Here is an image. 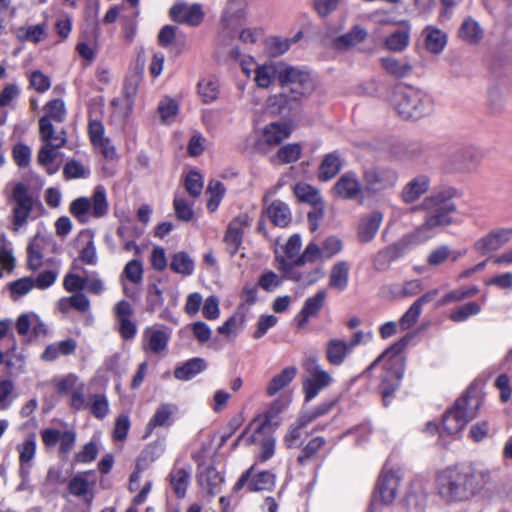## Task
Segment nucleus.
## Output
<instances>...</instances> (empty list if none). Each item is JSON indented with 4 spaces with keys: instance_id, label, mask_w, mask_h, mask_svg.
<instances>
[{
    "instance_id": "1",
    "label": "nucleus",
    "mask_w": 512,
    "mask_h": 512,
    "mask_svg": "<svg viewBox=\"0 0 512 512\" xmlns=\"http://www.w3.org/2000/svg\"><path fill=\"white\" fill-rule=\"evenodd\" d=\"M254 73V80L261 88H268L275 79L279 80L282 91L268 99V106L275 113L296 109L314 89L309 73L283 62L257 66Z\"/></svg>"
},
{
    "instance_id": "2",
    "label": "nucleus",
    "mask_w": 512,
    "mask_h": 512,
    "mask_svg": "<svg viewBox=\"0 0 512 512\" xmlns=\"http://www.w3.org/2000/svg\"><path fill=\"white\" fill-rule=\"evenodd\" d=\"M490 481L488 470L451 466L441 470L435 480V489L446 503L462 502L479 493Z\"/></svg>"
},
{
    "instance_id": "3",
    "label": "nucleus",
    "mask_w": 512,
    "mask_h": 512,
    "mask_svg": "<svg viewBox=\"0 0 512 512\" xmlns=\"http://www.w3.org/2000/svg\"><path fill=\"white\" fill-rule=\"evenodd\" d=\"M459 195L455 187H442L426 197L415 208L425 212L424 222L412 232L421 243L430 239L436 229L445 228L453 223L451 215L457 210L454 199Z\"/></svg>"
},
{
    "instance_id": "4",
    "label": "nucleus",
    "mask_w": 512,
    "mask_h": 512,
    "mask_svg": "<svg viewBox=\"0 0 512 512\" xmlns=\"http://www.w3.org/2000/svg\"><path fill=\"white\" fill-rule=\"evenodd\" d=\"M406 343L404 341L397 342L382 352L364 371L368 374L378 364H382L385 374L381 380V395L385 406L388 405L390 398L400 385L405 370V360L402 351Z\"/></svg>"
},
{
    "instance_id": "5",
    "label": "nucleus",
    "mask_w": 512,
    "mask_h": 512,
    "mask_svg": "<svg viewBox=\"0 0 512 512\" xmlns=\"http://www.w3.org/2000/svg\"><path fill=\"white\" fill-rule=\"evenodd\" d=\"M391 105L397 114L406 120H418L432 113L433 99L423 90L403 85L393 92Z\"/></svg>"
},
{
    "instance_id": "6",
    "label": "nucleus",
    "mask_w": 512,
    "mask_h": 512,
    "mask_svg": "<svg viewBox=\"0 0 512 512\" xmlns=\"http://www.w3.org/2000/svg\"><path fill=\"white\" fill-rule=\"evenodd\" d=\"M284 406L279 401H275L270 411L264 417H258L250 423L235 440L233 447L239 445L241 441H245L246 445H260V460L266 461L274 454L275 439L267 433L270 420L273 416L280 413Z\"/></svg>"
},
{
    "instance_id": "7",
    "label": "nucleus",
    "mask_w": 512,
    "mask_h": 512,
    "mask_svg": "<svg viewBox=\"0 0 512 512\" xmlns=\"http://www.w3.org/2000/svg\"><path fill=\"white\" fill-rule=\"evenodd\" d=\"M481 404L476 391L468 390L443 416V430L449 435L461 432L477 414Z\"/></svg>"
},
{
    "instance_id": "8",
    "label": "nucleus",
    "mask_w": 512,
    "mask_h": 512,
    "mask_svg": "<svg viewBox=\"0 0 512 512\" xmlns=\"http://www.w3.org/2000/svg\"><path fill=\"white\" fill-rule=\"evenodd\" d=\"M108 201L105 189L97 186L92 198L79 197L71 202L69 211L80 222L87 223L90 215L94 218L104 217L108 213Z\"/></svg>"
},
{
    "instance_id": "9",
    "label": "nucleus",
    "mask_w": 512,
    "mask_h": 512,
    "mask_svg": "<svg viewBox=\"0 0 512 512\" xmlns=\"http://www.w3.org/2000/svg\"><path fill=\"white\" fill-rule=\"evenodd\" d=\"M304 368L307 376L303 381V391L305 400L311 401L321 390L332 383V376L322 368L315 359H309L305 362Z\"/></svg>"
},
{
    "instance_id": "10",
    "label": "nucleus",
    "mask_w": 512,
    "mask_h": 512,
    "mask_svg": "<svg viewBox=\"0 0 512 512\" xmlns=\"http://www.w3.org/2000/svg\"><path fill=\"white\" fill-rule=\"evenodd\" d=\"M399 179L396 170L387 167H372L364 171V190L375 194L395 187Z\"/></svg>"
},
{
    "instance_id": "11",
    "label": "nucleus",
    "mask_w": 512,
    "mask_h": 512,
    "mask_svg": "<svg viewBox=\"0 0 512 512\" xmlns=\"http://www.w3.org/2000/svg\"><path fill=\"white\" fill-rule=\"evenodd\" d=\"M421 244L418 238L411 232L404 235L394 244L379 251L374 259L377 270H384L391 262L401 257L407 250Z\"/></svg>"
},
{
    "instance_id": "12",
    "label": "nucleus",
    "mask_w": 512,
    "mask_h": 512,
    "mask_svg": "<svg viewBox=\"0 0 512 512\" xmlns=\"http://www.w3.org/2000/svg\"><path fill=\"white\" fill-rule=\"evenodd\" d=\"M13 200L15 202L13 209V226L14 230L17 231L26 223L30 216L34 199L25 184L17 183L13 189Z\"/></svg>"
},
{
    "instance_id": "13",
    "label": "nucleus",
    "mask_w": 512,
    "mask_h": 512,
    "mask_svg": "<svg viewBox=\"0 0 512 512\" xmlns=\"http://www.w3.org/2000/svg\"><path fill=\"white\" fill-rule=\"evenodd\" d=\"M45 115L39 120V133L41 140H47L53 135L54 127L51 121L63 122L66 117V108L64 101L54 99L46 103L44 106Z\"/></svg>"
},
{
    "instance_id": "14",
    "label": "nucleus",
    "mask_w": 512,
    "mask_h": 512,
    "mask_svg": "<svg viewBox=\"0 0 512 512\" xmlns=\"http://www.w3.org/2000/svg\"><path fill=\"white\" fill-rule=\"evenodd\" d=\"M482 161L481 152L475 147H465L457 151L449 160V171L454 173H472Z\"/></svg>"
},
{
    "instance_id": "15",
    "label": "nucleus",
    "mask_w": 512,
    "mask_h": 512,
    "mask_svg": "<svg viewBox=\"0 0 512 512\" xmlns=\"http://www.w3.org/2000/svg\"><path fill=\"white\" fill-rule=\"evenodd\" d=\"M401 480L400 470L384 469L381 472L377 482V492L383 504L390 505L395 501Z\"/></svg>"
},
{
    "instance_id": "16",
    "label": "nucleus",
    "mask_w": 512,
    "mask_h": 512,
    "mask_svg": "<svg viewBox=\"0 0 512 512\" xmlns=\"http://www.w3.org/2000/svg\"><path fill=\"white\" fill-rule=\"evenodd\" d=\"M199 486L211 496L221 492L224 476L213 465L200 464L197 472Z\"/></svg>"
},
{
    "instance_id": "17",
    "label": "nucleus",
    "mask_w": 512,
    "mask_h": 512,
    "mask_svg": "<svg viewBox=\"0 0 512 512\" xmlns=\"http://www.w3.org/2000/svg\"><path fill=\"white\" fill-rule=\"evenodd\" d=\"M327 294L324 290H319L315 295L308 297L295 317L297 329L304 328L310 318H315L319 315L321 309L325 305Z\"/></svg>"
},
{
    "instance_id": "18",
    "label": "nucleus",
    "mask_w": 512,
    "mask_h": 512,
    "mask_svg": "<svg viewBox=\"0 0 512 512\" xmlns=\"http://www.w3.org/2000/svg\"><path fill=\"white\" fill-rule=\"evenodd\" d=\"M253 469L254 466L241 475L234 486L235 491L241 490L246 483L250 491L270 490L274 486L275 476L268 471L259 472L250 479Z\"/></svg>"
},
{
    "instance_id": "19",
    "label": "nucleus",
    "mask_w": 512,
    "mask_h": 512,
    "mask_svg": "<svg viewBox=\"0 0 512 512\" xmlns=\"http://www.w3.org/2000/svg\"><path fill=\"white\" fill-rule=\"evenodd\" d=\"M512 239V229L491 231L474 243V250L481 255L496 251Z\"/></svg>"
},
{
    "instance_id": "20",
    "label": "nucleus",
    "mask_w": 512,
    "mask_h": 512,
    "mask_svg": "<svg viewBox=\"0 0 512 512\" xmlns=\"http://www.w3.org/2000/svg\"><path fill=\"white\" fill-rule=\"evenodd\" d=\"M170 16L178 23L198 26L204 19V12L199 4L180 3L170 9Z\"/></svg>"
},
{
    "instance_id": "21",
    "label": "nucleus",
    "mask_w": 512,
    "mask_h": 512,
    "mask_svg": "<svg viewBox=\"0 0 512 512\" xmlns=\"http://www.w3.org/2000/svg\"><path fill=\"white\" fill-rule=\"evenodd\" d=\"M335 194L346 200L357 199L363 193V186L354 173L343 174L335 183L333 188Z\"/></svg>"
},
{
    "instance_id": "22",
    "label": "nucleus",
    "mask_w": 512,
    "mask_h": 512,
    "mask_svg": "<svg viewBox=\"0 0 512 512\" xmlns=\"http://www.w3.org/2000/svg\"><path fill=\"white\" fill-rule=\"evenodd\" d=\"M19 453V475L24 481L29 477L32 463L36 455L35 435L28 436L22 443L16 447Z\"/></svg>"
},
{
    "instance_id": "23",
    "label": "nucleus",
    "mask_w": 512,
    "mask_h": 512,
    "mask_svg": "<svg viewBox=\"0 0 512 512\" xmlns=\"http://www.w3.org/2000/svg\"><path fill=\"white\" fill-rule=\"evenodd\" d=\"M178 412V407L173 403H162L160 404L153 416L150 418L149 422L146 425V435L147 437L152 433V431L157 427H170L173 422L175 415Z\"/></svg>"
},
{
    "instance_id": "24",
    "label": "nucleus",
    "mask_w": 512,
    "mask_h": 512,
    "mask_svg": "<svg viewBox=\"0 0 512 512\" xmlns=\"http://www.w3.org/2000/svg\"><path fill=\"white\" fill-rule=\"evenodd\" d=\"M42 141L45 144L39 150L37 160L40 165L47 167L57 158L56 150L66 144V132L62 129L59 133L51 135V138Z\"/></svg>"
},
{
    "instance_id": "25",
    "label": "nucleus",
    "mask_w": 512,
    "mask_h": 512,
    "mask_svg": "<svg viewBox=\"0 0 512 512\" xmlns=\"http://www.w3.org/2000/svg\"><path fill=\"white\" fill-rule=\"evenodd\" d=\"M431 179L429 176L421 174L412 178L405 184L401 191V199L406 204L416 202L430 188Z\"/></svg>"
},
{
    "instance_id": "26",
    "label": "nucleus",
    "mask_w": 512,
    "mask_h": 512,
    "mask_svg": "<svg viewBox=\"0 0 512 512\" xmlns=\"http://www.w3.org/2000/svg\"><path fill=\"white\" fill-rule=\"evenodd\" d=\"M247 226L246 217L234 218L228 225L224 242L231 256L235 255L242 244L244 228Z\"/></svg>"
},
{
    "instance_id": "27",
    "label": "nucleus",
    "mask_w": 512,
    "mask_h": 512,
    "mask_svg": "<svg viewBox=\"0 0 512 512\" xmlns=\"http://www.w3.org/2000/svg\"><path fill=\"white\" fill-rule=\"evenodd\" d=\"M169 335L160 329L147 328L143 334V350L151 354H161L167 348Z\"/></svg>"
},
{
    "instance_id": "28",
    "label": "nucleus",
    "mask_w": 512,
    "mask_h": 512,
    "mask_svg": "<svg viewBox=\"0 0 512 512\" xmlns=\"http://www.w3.org/2000/svg\"><path fill=\"white\" fill-rule=\"evenodd\" d=\"M383 221V214L380 211H373L361 218L358 227V237L363 243L370 242L377 234Z\"/></svg>"
},
{
    "instance_id": "29",
    "label": "nucleus",
    "mask_w": 512,
    "mask_h": 512,
    "mask_svg": "<svg viewBox=\"0 0 512 512\" xmlns=\"http://www.w3.org/2000/svg\"><path fill=\"white\" fill-rule=\"evenodd\" d=\"M77 348V342L73 338L49 344L41 355V359L46 362H53L60 356L72 355Z\"/></svg>"
},
{
    "instance_id": "30",
    "label": "nucleus",
    "mask_w": 512,
    "mask_h": 512,
    "mask_svg": "<svg viewBox=\"0 0 512 512\" xmlns=\"http://www.w3.org/2000/svg\"><path fill=\"white\" fill-rule=\"evenodd\" d=\"M384 71L395 78H404L413 71L412 64L407 60L397 59L395 57H383L380 60Z\"/></svg>"
},
{
    "instance_id": "31",
    "label": "nucleus",
    "mask_w": 512,
    "mask_h": 512,
    "mask_svg": "<svg viewBox=\"0 0 512 512\" xmlns=\"http://www.w3.org/2000/svg\"><path fill=\"white\" fill-rule=\"evenodd\" d=\"M423 36L426 49L433 54L441 53L447 44V35L436 27L427 26Z\"/></svg>"
},
{
    "instance_id": "32",
    "label": "nucleus",
    "mask_w": 512,
    "mask_h": 512,
    "mask_svg": "<svg viewBox=\"0 0 512 512\" xmlns=\"http://www.w3.org/2000/svg\"><path fill=\"white\" fill-rule=\"evenodd\" d=\"M367 31L361 26H354L349 32L333 41V45L339 50H348L362 43L367 37Z\"/></svg>"
},
{
    "instance_id": "33",
    "label": "nucleus",
    "mask_w": 512,
    "mask_h": 512,
    "mask_svg": "<svg viewBox=\"0 0 512 512\" xmlns=\"http://www.w3.org/2000/svg\"><path fill=\"white\" fill-rule=\"evenodd\" d=\"M292 132V127L287 123H270L263 130V137L268 145L274 146L280 144L288 138Z\"/></svg>"
},
{
    "instance_id": "34",
    "label": "nucleus",
    "mask_w": 512,
    "mask_h": 512,
    "mask_svg": "<svg viewBox=\"0 0 512 512\" xmlns=\"http://www.w3.org/2000/svg\"><path fill=\"white\" fill-rule=\"evenodd\" d=\"M352 350L348 346L347 342L334 338L328 341L326 346L327 360L335 366H339L344 363L347 355Z\"/></svg>"
},
{
    "instance_id": "35",
    "label": "nucleus",
    "mask_w": 512,
    "mask_h": 512,
    "mask_svg": "<svg viewBox=\"0 0 512 512\" xmlns=\"http://www.w3.org/2000/svg\"><path fill=\"white\" fill-rule=\"evenodd\" d=\"M246 0H228L222 13V21L228 27L234 26L244 17Z\"/></svg>"
},
{
    "instance_id": "36",
    "label": "nucleus",
    "mask_w": 512,
    "mask_h": 512,
    "mask_svg": "<svg viewBox=\"0 0 512 512\" xmlns=\"http://www.w3.org/2000/svg\"><path fill=\"white\" fill-rule=\"evenodd\" d=\"M169 267L174 273L187 277L194 273L195 263L187 252L179 251L171 256Z\"/></svg>"
},
{
    "instance_id": "37",
    "label": "nucleus",
    "mask_w": 512,
    "mask_h": 512,
    "mask_svg": "<svg viewBox=\"0 0 512 512\" xmlns=\"http://www.w3.org/2000/svg\"><path fill=\"white\" fill-rule=\"evenodd\" d=\"M268 218L279 227H286L291 222V211L282 201H273L266 210Z\"/></svg>"
},
{
    "instance_id": "38",
    "label": "nucleus",
    "mask_w": 512,
    "mask_h": 512,
    "mask_svg": "<svg viewBox=\"0 0 512 512\" xmlns=\"http://www.w3.org/2000/svg\"><path fill=\"white\" fill-rule=\"evenodd\" d=\"M297 369L293 366L284 368L281 373L275 375L266 387V394L274 396L280 390L287 387L295 378Z\"/></svg>"
},
{
    "instance_id": "39",
    "label": "nucleus",
    "mask_w": 512,
    "mask_h": 512,
    "mask_svg": "<svg viewBox=\"0 0 512 512\" xmlns=\"http://www.w3.org/2000/svg\"><path fill=\"white\" fill-rule=\"evenodd\" d=\"M207 368V363L202 358H192L185 362L182 366L174 370L176 379L187 381L194 378Z\"/></svg>"
},
{
    "instance_id": "40",
    "label": "nucleus",
    "mask_w": 512,
    "mask_h": 512,
    "mask_svg": "<svg viewBox=\"0 0 512 512\" xmlns=\"http://www.w3.org/2000/svg\"><path fill=\"white\" fill-rule=\"evenodd\" d=\"M349 281V265L344 261L337 262L331 269L329 286L338 291L347 288Z\"/></svg>"
},
{
    "instance_id": "41",
    "label": "nucleus",
    "mask_w": 512,
    "mask_h": 512,
    "mask_svg": "<svg viewBox=\"0 0 512 512\" xmlns=\"http://www.w3.org/2000/svg\"><path fill=\"white\" fill-rule=\"evenodd\" d=\"M170 485L178 498H184L190 483V472L185 468H175L169 474Z\"/></svg>"
},
{
    "instance_id": "42",
    "label": "nucleus",
    "mask_w": 512,
    "mask_h": 512,
    "mask_svg": "<svg viewBox=\"0 0 512 512\" xmlns=\"http://www.w3.org/2000/svg\"><path fill=\"white\" fill-rule=\"evenodd\" d=\"M395 31L388 35L384 41L385 47L393 52H401L406 49L410 43V22H408V28Z\"/></svg>"
},
{
    "instance_id": "43",
    "label": "nucleus",
    "mask_w": 512,
    "mask_h": 512,
    "mask_svg": "<svg viewBox=\"0 0 512 512\" xmlns=\"http://www.w3.org/2000/svg\"><path fill=\"white\" fill-rule=\"evenodd\" d=\"M89 136L91 142L95 146L102 147L103 153L106 157H112L115 154V151L111 147H107L109 141L104 137V127L100 121L92 120L89 122L88 126Z\"/></svg>"
},
{
    "instance_id": "44",
    "label": "nucleus",
    "mask_w": 512,
    "mask_h": 512,
    "mask_svg": "<svg viewBox=\"0 0 512 512\" xmlns=\"http://www.w3.org/2000/svg\"><path fill=\"white\" fill-rule=\"evenodd\" d=\"M198 94L204 103H211L218 98L219 82L214 76L202 78L198 83Z\"/></svg>"
},
{
    "instance_id": "45",
    "label": "nucleus",
    "mask_w": 512,
    "mask_h": 512,
    "mask_svg": "<svg viewBox=\"0 0 512 512\" xmlns=\"http://www.w3.org/2000/svg\"><path fill=\"white\" fill-rule=\"evenodd\" d=\"M458 34L464 41L474 44L483 37V30L477 21L467 18L461 24Z\"/></svg>"
},
{
    "instance_id": "46",
    "label": "nucleus",
    "mask_w": 512,
    "mask_h": 512,
    "mask_svg": "<svg viewBox=\"0 0 512 512\" xmlns=\"http://www.w3.org/2000/svg\"><path fill=\"white\" fill-rule=\"evenodd\" d=\"M341 165V160L336 153L326 155L319 168V178L323 181L332 179L340 171Z\"/></svg>"
},
{
    "instance_id": "47",
    "label": "nucleus",
    "mask_w": 512,
    "mask_h": 512,
    "mask_svg": "<svg viewBox=\"0 0 512 512\" xmlns=\"http://www.w3.org/2000/svg\"><path fill=\"white\" fill-rule=\"evenodd\" d=\"M92 475L91 472L78 474L74 476L68 483V489L71 494L77 497L85 496L95 481H89L87 476Z\"/></svg>"
},
{
    "instance_id": "48",
    "label": "nucleus",
    "mask_w": 512,
    "mask_h": 512,
    "mask_svg": "<svg viewBox=\"0 0 512 512\" xmlns=\"http://www.w3.org/2000/svg\"><path fill=\"white\" fill-rule=\"evenodd\" d=\"M206 193L209 195L207 209L214 212L217 210L225 194V187L220 181L211 180L207 186Z\"/></svg>"
},
{
    "instance_id": "49",
    "label": "nucleus",
    "mask_w": 512,
    "mask_h": 512,
    "mask_svg": "<svg viewBox=\"0 0 512 512\" xmlns=\"http://www.w3.org/2000/svg\"><path fill=\"white\" fill-rule=\"evenodd\" d=\"M87 407H89L92 415L98 419H103L109 412V402L106 396L102 394L90 395Z\"/></svg>"
},
{
    "instance_id": "50",
    "label": "nucleus",
    "mask_w": 512,
    "mask_h": 512,
    "mask_svg": "<svg viewBox=\"0 0 512 512\" xmlns=\"http://www.w3.org/2000/svg\"><path fill=\"white\" fill-rule=\"evenodd\" d=\"M302 148L298 143H291L282 146L276 156L272 158V162L278 159L283 164L296 162L301 156Z\"/></svg>"
},
{
    "instance_id": "51",
    "label": "nucleus",
    "mask_w": 512,
    "mask_h": 512,
    "mask_svg": "<svg viewBox=\"0 0 512 512\" xmlns=\"http://www.w3.org/2000/svg\"><path fill=\"white\" fill-rule=\"evenodd\" d=\"M17 398L16 388L9 379L0 380V409H7Z\"/></svg>"
},
{
    "instance_id": "52",
    "label": "nucleus",
    "mask_w": 512,
    "mask_h": 512,
    "mask_svg": "<svg viewBox=\"0 0 512 512\" xmlns=\"http://www.w3.org/2000/svg\"><path fill=\"white\" fill-rule=\"evenodd\" d=\"M294 193L300 201L309 204H317L321 200L318 190L306 183H298L294 188Z\"/></svg>"
},
{
    "instance_id": "53",
    "label": "nucleus",
    "mask_w": 512,
    "mask_h": 512,
    "mask_svg": "<svg viewBox=\"0 0 512 512\" xmlns=\"http://www.w3.org/2000/svg\"><path fill=\"white\" fill-rule=\"evenodd\" d=\"M174 210L178 219L182 221H190L194 217L192 204L179 194H176L173 201Z\"/></svg>"
},
{
    "instance_id": "54",
    "label": "nucleus",
    "mask_w": 512,
    "mask_h": 512,
    "mask_svg": "<svg viewBox=\"0 0 512 512\" xmlns=\"http://www.w3.org/2000/svg\"><path fill=\"white\" fill-rule=\"evenodd\" d=\"M46 35V26L44 24H37L28 27H21L18 30V38L21 40L31 41L38 43Z\"/></svg>"
},
{
    "instance_id": "55",
    "label": "nucleus",
    "mask_w": 512,
    "mask_h": 512,
    "mask_svg": "<svg viewBox=\"0 0 512 512\" xmlns=\"http://www.w3.org/2000/svg\"><path fill=\"white\" fill-rule=\"evenodd\" d=\"M481 311V306L476 302H468L453 311L450 319L454 322H462L472 315H477Z\"/></svg>"
},
{
    "instance_id": "56",
    "label": "nucleus",
    "mask_w": 512,
    "mask_h": 512,
    "mask_svg": "<svg viewBox=\"0 0 512 512\" xmlns=\"http://www.w3.org/2000/svg\"><path fill=\"white\" fill-rule=\"evenodd\" d=\"M123 275L133 284H139L143 279V266L141 261L130 260L124 267Z\"/></svg>"
},
{
    "instance_id": "57",
    "label": "nucleus",
    "mask_w": 512,
    "mask_h": 512,
    "mask_svg": "<svg viewBox=\"0 0 512 512\" xmlns=\"http://www.w3.org/2000/svg\"><path fill=\"white\" fill-rule=\"evenodd\" d=\"M276 261L278 262V270L282 271L288 279L302 283L303 273L295 269V262L291 263L283 256H276Z\"/></svg>"
},
{
    "instance_id": "58",
    "label": "nucleus",
    "mask_w": 512,
    "mask_h": 512,
    "mask_svg": "<svg viewBox=\"0 0 512 512\" xmlns=\"http://www.w3.org/2000/svg\"><path fill=\"white\" fill-rule=\"evenodd\" d=\"M325 439L323 437H315L308 442L303 448L302 453L298 456V462L305 464V462L311 459L317 452L324 446Z\"/></svg>"
},
{
    "instance_id": "59",
    "label": "nucleus",
    "mask_w": 512,
    "mask_h": 512,
    "mask_svg": "<svg viewBox=\"0 0 512 512\" xmlns=\"http://www.w3.org/2000/svg\"><path fill=\"white\" fill-rule=\"evenodd\" d=\"M320 258H323L321 248L315 243H309L304 252L295 259V265L313 263Z\"/></svg>"
},
{
    "instance_id": "60",
    "label": "nucleus",
    "mask_w": 512,
    "mask_h": 512,
    "mask_svg": "<svg viewBox=\"0 0 512 512\" xmlns=\"http://www.w3.org/2000/svg\"><path fill=\"white\" fill-rule=\"evenodd\" d=\"M158 111L162 123H171L178 113V105L174 100L166 99L159 104Z\"/></svg>"
},
{
    "instance_id": "61",
    "label": "nucleus",
    "mask_w": 512,
    "mask_h": 512,
    "mask_svg": "<svg viewBox=\"0 0 512 512\" xmlns=\"http://www.w3.org/2000/svg\"><path fill=\"white\" fill-rule=\"evenodd\" d=\"M30 86L39 93H44L51 87L50 78L39 70H35L29 75Z\"/></svg>"
},
{
    "instance_id": "62",
    "label": "nucleus",
    "mask_w": 512,
    "mask_h": 512,
    "mask_svg": "<svg viewBox=\"0 0 512 512\" xmlns=\"http://www.w3.org/2000/svg\"><path fill=\"white\" fill-rule=\"evenodd\" d=\"M33 321H37V314L34 312L21 314L16 322L15 329L20 336L26 337L31 331Z\"/></svg>"
},
{
    "instance_id": "63",
    "label": "nucleus",
    "mask_w": 512,
    "mask_h": 512,
    "mask_svg": "<svg viewBox=\"0 0 512 512\" xmlns=\"http://www.w3.org/2000/svg\"><path fill=\"white\" fill-rule=\"evenodd\" d=\"M185 188L192 197H198L203 189L202 177L198 172H189L185 179Z\"/></svg>"
},
{
    "instance_id": "64",
    "label": "nucleus",
    "mask_w": 512,
    "mask_h": 512,
    "mask_svg": "<svg viewBox=\"0 0 512 512\" xmlns=\"http://www.w3.org/2000/svg\"><path fill=\"white\" fill-rule=\"evenodd\" d=\"M451 255V249L447 245H441L433 249L427 258L430 266H439L443 264Z\"/></svg>"
}]
</instances>
